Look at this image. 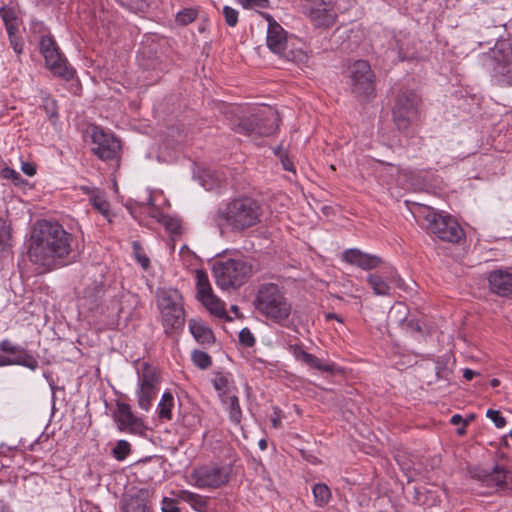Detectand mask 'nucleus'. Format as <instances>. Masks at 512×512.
I'll use <instances>...</instances> for the list:
<instances>
[{
  "label": "nucleus",
  "instance_id": "16",
  "mask_svg": "<svg viewBox=\"0 0 512 512\" xmlns=\"http://www.w3.org/2000/svg\"><path fill=\"white\" fill-rule=\"evenodd\" d=\"M93 148L92 151L103 161L117 159L120 152L119 140L111 134L102 130H94L92 134Z\"/></svg>",
  "mask_w": 512,
  "mask_h": 512
},
{
  "label": "nucleus",
  "instance_id": "60",
  "mask_svg": "<svg viewBox=\"0 0 512 512\" xmlns=\"http://www.w3.org/2000/svg\"><path fill=\"white\" fill-rule=\"evenodd\" d=\"M490 385L492 387H498L500 385V381L497 379V378H493L491 381H490Z\"/></svg>",
  "mask_w": 512,
  "mask_h": 512
},
{
  "label": "nucleus",
  "instance_id": "62",
  "mask_svg": "<svg viewBox=\"0 0 512 512\" xmlns=\"http://www.w3.org/2000/svg\"><path fill=\"white\" fill-rule=\"evenodd\" d=\"M291 347L294 348V352H300V353H303L304 350L302 349V347H299L297 344H294V345H291Z\"/></svg>",
  "mask_w": 512,
  "mask_h": 512
},
{
  "label": "nucleus",
  "instance_id": "41",
  "mask_svg": "<svg viewBox=\"0 0 512 512\" xmlns=\"http://www.w3.org/2000/svg\"><path fill=\"white\" fill-rule=\"evenodd\" d=\"M486 416L493 421L497 428H503L507 423L498 410L488 409Z\"/></svg>",
  "mask_w": 512,
  "mask_h": 512
},
{
  "label": "nucleus",
  "instance_id": "24",
  "mask_svg": "<svg viewBox=\"0 0 512 512\" xmlns=\"http://www.w3.org/2000/svg\"><path fill=\"white\" fill-rule=\"evenodd\" d=\"M296 357L301 362L322 372H327L330 374L342 372L341 368H339L335 363L324 362L315 354H296Z\"/></svg>",
  "mask_w": 512,
  "mask_h": 512
},
{
  "label": "nucleus",
  "instance_id": "5",
  "mask_svg": "<svg viewBox=\"0 0 512 512\" xmlns=\"http://www.w3.org/2000/svg\"><path fill=\"white\" fill-rule=\"evenodd\" d=\"M279 120L276 109L260 106L250 116L240 118L234 130L247 136H270L277 130Z\"/></svg>",
  "mask_w": 512,
  "mask_h": 512
},
{
  "label": "nucleus",
  "instance_id": "8",
  "mask_svg": "<svg viewBox=\"0 0 512 512\" xmlns=\"http://www.w3.org/2000/svg\"><path fill=\"white\" fill-rule=\"evenodd\" d=\"M420 102V96L413 90L399 92L392 110L393 121L399 130H406L417 119Z\"/></svg>",
  "mask_w": 512,
  "mask_h": 512
},
{
  "label": "nucleus",
  "instance_id": "40",
  "mask_svg": "<svg viewBox=\"0 0 512 512\" xmlns=\"http://www.w3.org/2000/svg\"><path fill=\"white\" fill-rule=\"evenodd\" d=\"M213 386L215 390L219 392V395L225 394L226 389L228 387V379L226 376L222 375L220 372L217 373L215 379L212 380Z\"/></svg>",
  "mask_w": 512,
  "mask_h": 512
},
{
  "label": "nucleus",
  "instance_id": "57",
  "mask_svg": "<svg viewBox=\"0 0 512 512\" xmlns=\"http://www.w3.org/2000/svg\"><path fill=\"white\" fill-rule=\"evenodd\" d=\"M465 419L462 418L461 415L459 414H454L451 419H450V422L453 424V425H457L459 423H463Z\"/></svg>",
  "mask_w": 512,
  "mask_h": 512
},
{
  "label": "nucleus",
  "instance_id": "2",
  "mask_svg": "<svg viewBox=\"0 0 512 512\" xmlns=\"http://www.w3.org/2000/svg\"><path fill=\"white\" fill-rule=\"evenodd\" d=\"M263 209L258 200L242 196L228 202L217 211V219L223 220L233 231H244L261 222Z\"/></svg>",
  "mask_w": 512,
  "mask_h": 512
},
{
  "label": "nucleus",
  "instance_id": "33",
  "mask_svg": "<svg viewBox=\"0 0 512 512\" xmlns=\"http://www.w3.org/2000/svg\"><path fill=\"white\" fill-rule=\"evenodd\" d=\"M131 453V445L126 440H119L112 450L113 457L118 461L125 460Z\"/></svg>",
  "mask_w": 512,
  "mask_h": 512
},
{
  "label": "nucleus",
  "instance_id": "34",
  "mask_svg": "<svg viewBox=\"0 0 512 512\" xmlns=\"http://www.w3.org/2000/svg\"><path fill=\"white\" fill-rule=\"evenodd\" d=\"M159 221L172 235H179L181 233V223L179 219L163 215Z\"/></svg>",
  "mask_w": 512,
  "mask_h": 512
},
{
  "label": "nucleus",
  "instance_id": "17",
  "mask_svg": "<svg viewBox=\"0 0 512 512\" xmlns=\"http://www.w3.org/2000/svg\"><path fill=\"white\" fill-rule=\"evenodd\" d=\"M261 16L268 22L266 38L268 48L276 54H284L287 46L286 31L270 14L261 13Z\"/></svg>",
  "mask_w": 512,
  "mask_h": 512
},
{
  "label": "nucleus",
  "instance_id": "38",
  "mask_svg": "<svg viewBox=\"0 0 512 512\" xmlns=\"http://www.w3.org/2000/svg\"><path fill=\"white\" fill-rule=\"evenodd\" d=\"M230 417L233 421L239 422L241 417V408L238 397L233 395L229 398Z\"/></svg>",
  "mask_w": 512,
  "mask_h": 512
},
{
  "label": "nucleus",
  "instance_id": "30",
  "mask_svg": "<svg viewBox=\"0 0 512 512\" xmlns=\"http://www.w3.org/2000/svg\"><path fill=\"white\" fill-rule=\"evenodd\" d=\"M449 364L450 358H447L446 360H438L435 366V373L437 379L443 381L445 383V386H448L451 383V375L453 371L452 367Z\"/></svg>",
  "mask_w": 512,
  "mask_h": 512
},
{
  "label": "nucleus",
  "instance_id": "28",
  "mask_svg": "<svg viewBox=\"0 0 512 512\" xmlns=\"http://www.w3.org/2000/svg\"><path fill=\"white\" fill-rule=\"evenodd\" d=\"M312 494L314 505L318 508L327 506L332 499V493L329 486L322 482L313 484Z\"/></svg>",
  "mask_w": 512,
  "mask_h": 512
},
{
  "label": "nucleus",
  "instance_id": "48",
  "mask_svg": "<svg viewBox=\"0 0 512 512\" xmlns=\"http://www.w3.org/2000/svg\"><path fill=\"white\" fill-rule=\"evenodd\" d=\"M162 512H181L172 499L164 498Z\"/></svg>",
  "mask_w": 512,
  "mask_h": 512
},
{
  "label": "nucleus",
  "instance_id": "21",
  "mask_svg": "<svg viewBox=\"0 0 512 512\" xmlns=\"http://www.w3.org/2000/svg\"><path fill=\"white\" fill-rule=\"evenodd\" d=\"M188 324L191 334L199 344L209 346L215 342L213 331L202 320L190 319Z\"/></svg>",
  "mask_w": 512,
  "mask_h": 512
},
{
  "label": "nucleus",
  "instance_id": "7",
  "mask_svg": "<svg viewBox=\"0 0 512 512\" xmlns=\"http://www.w3.org/2000/svg\"><path fill=\"white\" fill-rule=\"evenodd\" d=\"M427 231L442 241L458 243L464 236L459 223L450 215L429 210L425 215Z\"/></svg>",
  "mask_w": 512,
  "mask_h": 512
},
{
  "label": "nucleus",
  "instance_id": "22",
  "mask_svg": "<svg viewBox=\"0 0 512 512\" xmlns=\"http://www.w3.org/2000/svg\"><path fill=\"white\" fill-rule=\"evenodd\" d=\"M148 494L144 490L138 491L134 495H130L128 498L123 500L122 511L123 512H151L147 505Z\"/></svg>",
  "mask_w": 512,
  "mask_h": 512
},
{
  "label": "nucleus",
  "instance_id": "64",
  "mask_svg": "<svg viewBox=\"0 0 512 512\" xmlns=\"http://www.w3.org/2000/svg\"><path fill=\"white\" fill-rule=\"evenodd\" d=\"M475 418L474 414H470L466 419H468V423Z\"/></svg>",
  "mask_w": 512,
  "mask_h": 512
},
{
  "label": "nucleus",
  "instance_id": "20",
  "mask_svg": "<svg viewBox=\"0 0 512 512\" xmlns=\"http://www.w3.org/2000/svg\"><path fill=\"white\" fill-rule=\"evenodd\" d=\"M343 259L363 270H372L382 263V259L376 255L364 253L359 249H347L343 253Z\"/></svg>",
  "mask_w": 512,
  "mask_h": 512
},
{
  "label": "nucleus",
  "instance_id": "31",
  "mask_svg": "<svg viewBox=\"0 0 512 512\" xmlns=\"http://www.w3.org/2000/svg\"><path fill=\"white\" fill-rule=\"evenodd\" d=\"M198 13L196 8H184L177 13L176 22L181 26H186L197 18Z\"/></svg>",
  "mask_w": 512,
  "mask_h": 512
},
{
  "label": "nucleus",
  "instance_id": "19",
  "mask_svg": "<svg viewBox=\"0 0 512 512\" xmlns=\"http://www.w3.org/2000/svg\"><path fill=\"white\" fill-rule=\"evenodd\" d=\"M136 371L138 375L137 385L160 388L161 370L157 364L148 361H138L136 363Z\"/></svg>",
  "mask_w": 512,
  "mask_h": 512
},
{
  "label": "nucleus",
  "instance_id": "14",
  "mask_svg": "<svg viewBox=\"0 0 512 512\" xmlns=\"http://www.w3.org/2000/svg\"><path fill=\"white\" fill-rule=\"evenodd\" d=\"M112 417L117 424L118 430L121 432L143 436L148 429L144 420L135 415L131 406L127 403L117 401Z\"/></svg>",
  "mask_w": 512,
  "mask_h": 512
},
{
  "label": "nucleus",
  "instance_id": "10",
  "mask_svg": "<svg viewBox=\"0 0 512 512\" xmlns=\"http://www.w3.org/2000/svg\"><path fill=\"white\" fill-rule=\"evenodd\" d=\"M469 474L486 487L512 490V472L502 465L496 464L491 469L474 466L469 469Z\"/></svg>",
  "mask_w": 512,
  "mask_h": 512
},
{
  "label": "nucleus",
  "instance_id": "61",
  "mask_svg": "<svg viewBox=\"0 0 512 512\" xmlns=\"http://www.w3.org/2000/svg\"><path fill=\"white\" fill-rule=\"evenodd\" d=\"M259 447L262 449V450H265L267 448V442L264 440V439H261L259 441Z\"/></svg>",
  "mask_w": 512,
  "mask_h": 512
},
{
  "label": "nucleus",
  "instance_id": "50",
  "mask_svg": "<svg viewBox=\"0 0 512 512\" xmlns=\"http://www.w3.org/2000/svg\"><path fill=\"white\" fill-rule=\"evenodd\" d=\"M22 171L28 176H33L36 173V168L33 164L24 162L22 163Z\"/></svg>",
  "mask_w": 512,
  "mask_h": 512
},
{
  "label": "nucleus",
  "instance_id": "12",
  "mask_svg": "<svg viewBox=\"0 0 512 512\" xmlns=\"http://www.w3.org/2000/svg\"><path fill=\"white\" fill-rule=\"evenodd\" d=\"M375 75L367 61L358 60L351 67L352 92L356 97L367 99L374 95Z\"/></svg>",
  "mask_w": 512,
  "mask_h": 512
},
{
  "label": "nucleus",
  "instance_id": "35",
  "mask_svg": "<svg viewBox=\"0 0 512 512\" xmlns=\"http://www.w3.org/2000/svg\"><path fill=\"white\" fill-rule=\"evenodd\" d=\"M90 201L94 208L98 210L102 215L107 217L109 215V202L101 195L94 194L91 196Z\"/></svg>",
  "mask_w": 512,
  "mask_h": 512
},
{
  "label": "nucleus",
  "instance_id": "39",
  "mask_svg": "<svg viewBox=\"0 0 512 512\" xmlns=\"http://www.w3.org/2000/svg\"><path fill=\"white\" fill-rule=\"evenodd\" d=\"M223 15L228 26L234 27L238 22V11L230 6H224Z\"/></svg>",
  "mask_w": 512,
  "mask_h": 512
},
{
  "label": "nucleus",
  "instance_id": "63",
  "mask_svg": "<svg viewBox=\"0 0 512 512\" xmlns=\"http://www.w3.org/2000/svg\"><path fill=\"white\" fill-rule=\"evenodd\" d=\"M501 445L504 446V447H509V443L507 441V437L504 436L502 439H501Z\"/></svg>",
  "mask_w": 512,
  "mask_h": 512
},
{
  "label": "nucleus",
  "instance_id": "44",
  "mask_svg": "<svg viewBox=\"0 0 512 512\" xmlns=\"http://www.w3.org/2000/svg\"><path fill=\"white\" fill-rule=\"evenodd\" d=\"M0 16L4 22V24L7 23H17V18L15 16V13L12 9H6L5 7H2L0 9Z\"/></svg>",
  "mask_w": 512,
  "mask_h": 512
},
{
  "label": "nucleus",
  "instance_id": "45",
  "mask_svg": "<svg viewBox=\"0 0 512 512\" xmlns=\"http://www.w3.org/2000/svg\"><path fill=\"white\" fill-rule=\"evenodd\" d=\"M10 238V231L6 222L0 218V246H5Z\"/></svg>",
  "mask_w": 512,
  "mask_h": 512
},
{
  "label": "nucleus",
  "instance_id": "42",
  "mask_svg": "<svg viewBox=\"0 0 512 512\" xmlns=\"http://www.w3.org/2000/svg\"><path fill=\"white\" fill-rule=\"evenodd\" d=\"M239 341L246 347H252L255 343V338L248 328H244L239 333Z\"/></svg>",
  "mask_w": 512,
  "mask_h": 512
},
{
  "label": "nucleus",
  "instance_id": "51",
  "mask_svg": "<svg viewBox=\"0 0 512 512\" xmlns=\"http://www.w3.org/2000/svg\"><path fill=\"white\" fill-rule=\"evenodd\" d=\"M102 291V285L100 283H96L94 288H93V291L90 292L88 289L85 291V295L87 297H97Z\"/></svg>",
  "mask_w": 512,
  "mask_h": 512
},
{
  "label": "nucleus",
  "instance_id": "26",
  "mask_svg": "<svg viewBox=\"0 0 512 512\" xmlns=\"http://www.w3.org/2000/svg\"><path fill=\"white\" fill-rule=\"evenodd\" d=\"M3 365H22L31 370L38 366V362L33 354H0V366Z\"/></svg>",
  "mask_w": 512,
  "mask_h": 512
},
{
  "label": "nucleus",
  "instance_id": "23",
  "mask_svg": "<svg viewBox=\"0 0 512 512\" xmlns=\"http://www.w3.org/2000/svg\"><path fill=\"white\" fill-rule=\"evenodd\" d=\"M396 272L391 269L389 272L386 273L385 279L378 275V274H369L367 277V281L369 285L371 286L374 294L380 295V296H387L390 294V286L387 281L393 282L394 281V274Z\"/></svg>",
  "mask_w": 512,
  "mask_h": 512
},
{
  "label": "nucleus",
  "instance_id": "18",
  "mask_svg": "<svg viewBox=\"0 0 512 512\" xmlns=\"http://www.w3.org/2000/svg\"><path fill=\"white\" fill-rule=\"evenodd\" d=\"M488 283L492 293L512 298V272L504 269L493 270L488 275Z\"/></svg>",
  "mask_w": 512,
  "mask_h": 512
},
{
  "label": "nucleus",
  "instance_id": "29",
  "mask_svg": "<svg viewBox=\"0 0 512 512\" xmlns=\"http://www.w3.org/2000/svg\"><path fill=\"white\" fill-rule=\"evenodd\" d=\"M174 407V397L171 392H164L157 406L158 418L162 421L172 419V408Z\"/></svg>",
  "mask_w": 512,
  "mask_h": 512
},
{
  "label": "nucleus",
  "instance_id": "1",
  "mask_svg": "<svg viewBox=\"0 0 512 512\" xmlns=\"http://www.w3.org/2000/svg\"><path fill=\"white\" fill-rule=\"evenodd\" d=\"M72 235L57 222L36 224L28 251L30 261L50 270L71 252Z\"/></svg>",
  "mask_w": 512,
  "mask_h": 512
},
{
  "label": "nucleus",
  "instance_id": "54",
  "mask_svg": "<svg viewBox=\"0 0 512 512\" xmlns=\"http://www.w3.org/2000/svg\"><path fill=\"white\" fill-rule=\"evenodd\" d=\"M479 373L472 370V369H469V368H466L463 370V377L467 380V381H470L474 378V376L478 375Z\"/></svg>",
  "mask_w": 512,
  "mask_h": 512
},
{
  "label": "nucleus",
  "instance_id": "55",
  "mask_svg": "<svg viewBox=\"0 0 512 512\" xmlns=\"http://www.w3.org/2000/svg\"><path fill=\"white\" fill-rule=\"evenodd\" d=\"M281 161H282L283 168L285 170H287V171H293L294 170L293 163L288 158L282 159Z\"/></svg>",
  "mask_w": 512,
  "mask_h": 512
},
{
  "label": "nucleus",
  "instance_id": "46",
  "mask_svg": "<svg viewBox=\"0 0 512 512\" xmlns=\"http://www.w3.org/2000/svg\"><path fill=\"white\" fill-rule=\"evenodd\" d=\"M403 326L409 332H421V325L416 319H404Z\"/></svg>",
  "mask_w": 512,
  "mask_h": 512
},
{
  "label": "nucleus",
  "instance_id": "56",
  "mask_svg": "<svg viewBox=\"0 0 512 512\" xmlns=\"http://www.w3.org/2000/svg\"><path fill=\"white\" fill-rule=\"evenodd\" d=\"M274 416L272 417L271 421H272V425L274 428H279L280 427V424H281V419L277 413V411L274 412Z\"/></svg>",
  "mask_w": 512,
  "mask_h": 512
},
{
  "label": "nucleus",
  "instance_id": "13",
  "mask_svg": "<svg viewBox=\"0 0 512 512\" xmlns=\"http://www.w3.org/2000/svg\"><path fill=\"white\" fill-rule=\"evenodd\" d=\"M232 468L230 465L203 466L192 473L195 485L198 488H219L225 485L231 476Z\"/></svg>",
  "mask_w": 512,
  "mask_h": 512
},
{
  "label": "nucleus",
  "instance_id": "52",
  "mask_svg": "<svg viewBox=\"0 0 512 512\" xmlns=\"http://www.w3.org/2000/svg\"><path fill=\"white\" fill-rule=\"evenodd\" d=\"M136 257H137V260L138 262L140 263V265L143 267V269H148L149 267V264H150V260L147 256L145 255H140V254H136Z\"/></svg>",
  "mask_w": 512,
  "mask_h": 512
},
{
  "label": "nucleus",
  "instance_id": "25",
  "mask_svg": "<svg viewBox=\"0 0 512 512\" xmlns=\"http://www.w3.org/2000/svg\"><path fill=\"white\" fill-rule=\"evenodd\" d=\"M312 23L317 27H330L334 24L336 15L326 7H312L309 12Z\"/></svg>",
  "mask_w": 512,
  "mask_h": 512
},
{
  "label": "nucleus",
  "instance_id": "9",
  "mask_svg": "<svg viewBox=\"0 0 512 512\" xmlns=\"http://www.w3.org/2000/svg\"><path fill=\"white\" fill-rule=\"evenodd\" d=\"M196 299L211 315L231 320L225 309L224 302L213 293L208 275L203 270H196Z\"/></svg>",
  "mask_w": 512,
  "mask_h": 512
},
{
  "label": "nucleus",
  "instance_id": "43",
  "mask_svg": "<svg viewBox=\"0 0 512 512\" xmlns=\"http://www.w3.org/2000/svg\"><path fill=\"white\" fill-rule=\"evenodd\" d=\"M241 5L246 9L267 8L269 0H239Z\"/></svg>",
  "mask_w": 512,
  "mask_h": 512
},
{
  "label": "nucleus",
  "instance_id": "32",
  "mask_svg": "<svg viewBox=\"0 0 512 512\" xmlns=\"http://www.w3.org/2000/svg\"><path fill=\"white\" fill-rule=\"evenodd\" d=\"M180 497L190 503L194 508H203L207 505V500L204 497L187 490L180 491Z\"/></svg>",
  "mask_w": 512,
  "mask_h": 512
},
{
  "label": "nucleus",
  "instance_id": "59",
  "mask_svg": "<svg viewBox=\"0 0 512 512\" xmlns=\"http://www.w3.org/2000/svg\"><path fill=\"white\" fill-rule=\"evenodd\" d=\"M2 350H3V352H14V351H13V348H11V347L9 346V343H8V342H6V341H4V342L2 343Z\"/></svg>",
  "mask_w": 512,
  "mask_h": 512
},
{
  "label": "nucleus",
  "instance_id": "49",
  "mask_svg": "<svg viewBox=\"0 0 512 512\" xmlns=\"http://www.w3.org/2000/svg\"><path fill=\"white\" fill-rule=\"evenodd\" d=\"M10 40V44L12 46V48L14 49V51L17 53V54H20L23 50V42L20 38H18L17 36H14L12 38H9Z\"/></svg>",
  "mask_w": 512,
  "mask_h": 512
},
{
  "label": "nucleus",
  "instance_id": "36",
  "mask_svg": "<svg viewBox=\"0 0 512 512\" xmlns=\"http://www.w3.org/2000/svg\"><path fill=\"white\" fill-rule=\"evenodd\" d=\"M118 2L133 12H142L148 7L146 0H118Z\"/></svg>",
  "mask_w": 512,
  "mask_h": 512
},
{
  "label": "nucleus",
  "instance_id": "58",
  "mask_svg": "<svg viewBox=\"0 0 512 512\" xmlns=\"http://www.w3.org/2000/svg\"><path fill=\"white\" fill-rule=\"evenodd\" d=\"M468 425V419H465L463 421V426L461 428L457 429L458 435H464L466 433V426Z\"/></svg>",
  "mask_w": 512,
  "mask_h": 512
},
{
  "label": "nucleus",
  "instance_id": "11",
  "mask_svg": "<svg viewBox=\"0 0 512 512\" xmlns=\"http://www.w3.org/2000/svg\"><path fill=\"white\" fill-rule=\"evenodd\" d=\"M40 51L45 59L46 67L55 75L70 79L73 77L66 59L60 53L55 41L50 36H43L40 40Z\"/></svg>",
  "mask_w": 512,
  "mask_h": 512
},
{
  "label": "nucleus",
  "instance_id": "6",
  "mask_svg": "<svg viewBox=\"0 0 512 512\" xmlns=\"http://www.w3.org/2000/svg\"><path fill=\"white\" fill-rule=\"evenodd\" d=\"M157 305L160 310L165 332H174L183 328L185 312L182 295L176 289H162L157 292Z\"/></svg>",
  "mask_w": 512,
  "mask_h": 512
},
{
  "label": "nucleus",
  "instance_id": "37",
  "mask_svg": "<svg viewBox=\"0 0 512 512\" xmlns=\"http://www.w3.org/2000/svg\"><path fill=\"white\" fill-rule=\"evenodd\" d=\"M191 358L193 364L200 369H207L212 364L209 354H191Z\"/></svg>",
  "mask_w": 512,
  "mask_h": 512
},
{
  "label": "nucleus",
  "instance_id": "3",
  "mask_svg": "<svg viewBox=\"0 0 512 512\" xmlns=\"http://www.w3.org/2000/svg\"><path fill=\"white\" fill-rule=\"evenodd\" d=\"M255 309L268 320L284 325L292 311L291 304L280 287L273 283L259 286L254 299Z\"/></svg>",
  "mask_w": 512,
  "mask_h": 512
},
{
  "label": "nucleus",
  "instance_id": "15",
  "mask_svg": "<svg viewBox=\"0 0 512 512\" xmlns=\"http://www.w3.org/2000/svg\"><path fill=\"white\" fill-rule=\"evenodd\" d=\"M490 60L497 83L500 86H512V52L496 46L491 52Z\"/></svg>",
  "mask_w": 512,
  "mask_h": 512
},
{
  "label": "nucleus",
  "instance_id": "27",
  "mask_svg": "<svg viewBox=\"0 0 512 512\" xmlns=\"http://www.w3.org/2000/svg\"><path fill=\"white\" fill-rule=\"evenodd\" d=\"M159 390L160 388L137 385L136 398L138 407L141 410L148 412L151 409L152 403L157 397Z\"/></svg>",
  "mask_w": 512,
  "mask_h": 512
},
{
  "label": "nucleus",
  "instance_id": "47",
  "mask_svg": "<svg viewBox=\"0 0 512 512\" xmlns=\"http://www.w3.org/2000/svg\"><path fill=\"white\" fill-rule=\"evenodd\" d=\"M1 175H2L3 178L11 179L14 182L18 181L20 179V177H21L20 174L17 171H15L14 169H11L9 167L4 168L1 171Z\"/></svg>",
  "mask_w": 512,
  "mask_h": 512
},
{
  "label": "nucleus",
  "instance_id": "53",
  "mask_svg": "<svg viewBox=\"0 0 512 512\" xmlns=\"http://www.w3.org/2000/svg\"><path fill=\"white\" fill-rule=\"evenodd\" d=\"M5 28L7 30L9 38L16 36L17 23H7L5 24Z\"/></svg>",
  "mask_w": 512,
  "mask_h": 512
},
{
  "label": "nucleus",
  "instance_id": "4",
  "mask_svg": "<svg viewBox=\"0 0 512 512\" xmlns=\"http://www.w3.org/2000/svg\"><path fill=\"white\" fill-rule=\"evenodd\" d=\"M212 272L219 288L237 289L252 275V265L241 258L223 259L214 263Z\"/></svg>",
  "mask_w": 512,
  "mask_h": 512
}]
</instances>
